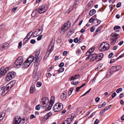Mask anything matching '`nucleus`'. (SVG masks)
<instances>
[{
	"mask_svg": "<svg viewBox=\"0 0 124 124\" xmlns=\"http://www.w3.org/2000/svg\"><path fill=\"white\" fill-rule=\"evenodd\" d=\"M94 20L95 19H94V18H93L92 17L89 19V22L90 23H91L93 22V23H94Z\"/></svg>",
	"mask_w": 124,
	"mask_h": 124,
	"instance_id": "nucleus-47",
	"label": "nucleus"
},
{
	"mask_svg": "<svg viewBox=\"0 0 124 124\" xmlns=\"http://www.w3.org/2000/svg\"><path fill=\"white\" fill-rule=\"evenodd\" d=\"M30 38H29L26 36L23 39V43H25Z\"/></svg>",
	"mask_w": 124,
	"mask_h": 124,
	"instance_id": "nucleus-37",
	"label": "nucleus"
},
{
	"mask_svg": "<svg viewBox=\"0 0 124 124\" xmlns=\"http://www.w3.org/2000/svg\"><path fill=\"white\" fill-rule=\"evenodd\" d=\"M122 88H119L116 91V92L117 93H119L121 92L122 91Z\"/></svg>",
	"mask_w": 124,
	"mask_h": 124,
	"instance_id": "nucleus-42",
	"label": "nucleus"
},
{
	"mask_svg": "<svg viewBox=\"0 0 124 124\" xmlns=\"http://www.w3.org/2000/svg\"><path fill=\"white\" fill-rule=\"evenodd\" d=\"M52 106L51 105H48V107L46 109V111H48L51 108Z\"/></svg>",
	"mask_w": 124,
	"mask_h": 124,
	"instance_id": "nucleus-34",
	"label": "nucleus"
},
{
	"mask_svg": "<svg viewBox=\"0 0 124 124\" xmlns=\"http://www.w3.org/2000/svg\"><path fill=\"white\" fill-rule=\"evenodd\" d=\"M16 83V81L15 80L12 81L9 83L6 86V88L5 90H6V91H8L9 90V88L10 87V89H11L15 85Z\"/></svg>",
	"mask_w": 124,
	"mask_h": 124,
	"instance_id": "nucleus-9",
	"label": "nucleus"
},
{
	"mask_svg": "<svg viewBox=\"0 0 124 124\" xmlns=\"http://www.w3.org/2000/svg\"><path fill=\"white\" fill-rule=\"evenodd\" d=\"M23 62V59L21 57H19L16 60L14 63V66L15 68H18L21 67Z\"/></svg>",
	"mask_w": 124,
	"mask_h": 124,
	"instance_id": "nucleus-2",
	"label": "nucleus"
},
{
	"mask_svg": "<svg viewBox=\"0 0 124 124\" xmlns=\"http://www.w3.org/2000/svg\"><path fill=\"white\" fill-rule=\"evenodd\" d=\"M67 93L65 92H63L61 94L60 98L62 100H65L67 97Z\"/></svg>",
	"mask_w": 124,
	"mask_h": 124,
	"instance_id": "nucleus-14",
	"label": "nucleus"
},
{
	"mask_svg": "<svg viewBox=\"0 0 124 124\" xmlns=\"http://www.w3.org/2000/svg\"><path fill=\"white\" fill-rule=\"evenodd\" d=\"M36 89L35 85H32L30 87V92L31 93H33L35 92Z\"/></svg>",
	"mask_w": 124,
	"mask_h": 124,
	"instance_id": "nucleus-17",
	"label": "nucleus"
},
{
	"mask_svg": "<svg viewBox=\"0 0 124 124\" xmlns=\"http://www.w3.org/2000/svg\"><path fill=\"white\" fill-rule=\"evenodd\" d=\"M4 68L3 67L1 68L0 69V76H2L5 74V73L4 70Z\"/></svg>",
	"mask_w": 124,
	"mask_h": 124,
	"instance_id": "nucleus-21",
	"label": "nucleus"
},
{
	"mask_svg": "<svg viewBox=\"0 0 124 124\" xmlns=\"http://www.w3.org/2000/svg\"><path fill=\"white\" fill-rule=\"evenodd\" d=\"M30 42L31 44H34L36 42V41L35 40L32 39L31 40Z\"/></svg>",
	"mask_w": 124,
	"mask_h": 124,
	"instance_id": "nucleus-59",
	"label": "nucleus"
},
{
	"mask_svg": "<svg viewBox=\"0 0 124 124\" xmlns=\"http://www.w3.org/2000/svg\"><path fill=\"white\" fill-rule=\"evenodd\" d=\"M42 85V83L40 82H38L36 85L37 87H40Z\"/></svg>",
	"mask_w": 124,
	"mask_h": 124,
	"instance_id": "nucleus-41",
	"label": "nucleus"
},
{
	"mask_svg": "<svg viewBox=\"0 0 124 124\" xmlns=\"http://www.w3.org/2000/svg\"><path fill=\"white\" fill-rule=\"evenodd\" d=\"M90 58H91L90 60L92 61H93L95 60H96L97 61V55L95 54H91L90 56Z\"/></svg>",
	"mask_w": 124,
	"mask_h": 124,
	"instance_id": "nucleus-15",
	"label": "nucleus"
},
{
	"mask_svg": "<svg viewBox=\"0 0 124 124\" xmlns=\"http://www.w3.org/2000/svg\"><path fill=\"white\" fill-rule=\"evenodd\" d=\"M102 64L101 63L97 67V68H97L98 69H100L102 67Z\"/></svg>",
	"mask_w": 124,
	"mask_h": 124,
	"instance_id": "nucleus-56",
	"label": "nucleus"
},
{
	"mask_svg": "<svg viewBox=\"0 0 124 124\" xmlns=\"http://www.w3.org/2000/svg\"><path fill=\"white\" fill-rule=\"evenodd\" d=\"M42 36V35H41L39 36L37 39V40L39 41L41 40Z\"/></svg>",
	"mask_w": 124,
	"mask_h": 124,
	"instance_id": "nucleus-54",
	"label": "nucleus"
},
{
	"mask_svg": "<svg viewBox=\"0 0 124 124\" xmlns=\"http://www.w3.org/2000/svg\"><path fill=\"white\" fill-rule=\"evenodd\" d=\"M50 47L51 48H50V49H49V52L50 53H51L53 51V50L54 48V47L53 45H52V46H50Z\"/></svg>",
	"mask_w": 124,
	"mask_h": 124,
	"instance_id": "nucleus-53",
	"label": "nucleus"
},
{
	"mask_svg": "<svg viewBox=\"0 0 124 124\" xmlns=\"http://www.w3.org/2000/svg\"><path fill=\"white\" fill-rule=\"evenodd\" d=\"M21 119L19 116H16L12 124H19L21 122Z\"/></svg>",
	"mask_w": 124,
	"mask_h": 124,
	"instance_id": "nucleus-11",
	"label": "nucleus"
},
{
	"mask_svg": "<svg viewBox=\"0 0 124 124\" xmlns=\"http://www.w3.org/2000/svg\"><path fill=\"white\" fill-rule=\"evenodd\" d=\"M71 26L70 22H67L65 23L62 27L61 28L62 31L64 32L65 31H67L70 28Z\"/></svg>",
	"mask_w": 124,
	"mask_h": 124,
	"instance_id": "nucleus-4",
	"label": "nucleus"
},
{
	"mask_svg": "<svg viewBox=\"0 0 124 124\" xmlns=\"http://www.w3.org/2000/svg\"><path fill=\"white\" fill-rule=\"evenodd\" d=\"M106 102H103V103L101 105H100L98 106V108H102L104 105H105L106 104Z\"/></svg>",
	"mask_w": 124,
	"mask_h": 124,
	"instance_id": "nucleus-44",
	"label": "nucleus"
},
{
	"mask_svg": "<svg viewBox=\"0 0 124 124\" xmlns=\"http://www.w3.org/2000/svg\"><path fill=\"white\" fill-rule=\"evenodd\" d=\"M113 54V53H110L108 55V57L109 58H111Z\"/></svg>",
	"mask_w": 124,
	"mask_h": 124,
	"instance_id": "nucleus-61",
	"label": "nucleus"
},
{
	"mask_svg": "<svg viewBox=\"0 0 124 124\" xmlns=\"http://www.w3.org/2000/svg\"><path fill=\"white\" fill-rule=\"evenodd\" d=\"M40 77L37 76H34L33 79L34 81H37L39 79Z\"/></svg>",
	"mask_w": 124,
	"mask_h": 124,
	"instance_id": "nucleus-33",
	"label": "nucleus"
},
{
	"mask_svg": "<svg viewBox=\"0 0 124 124\" xmlns=\"http://www.w3.org/2000/svg\"><path fill=\"white\" fill-rule=\"evenodd\" d=\"M35 76H37L40 77V75L39 71H36V72H35L34 73Z\"/></svg>",
	"mask_w": 124,
	"mask_h": 124,
	"instance_id": "nucleus-46",
	"label": "nucleus"
},
{
	"mask_svg": "<svg viewBox=\"0 0 124 124\" xmlns=\"http://www.w3.org/2000/svg\"><path fill=\"white\" fill-rule=\"evenodd\" d=\"M31 64L30 63L27 61V60H26L23 64V66L24 68H28Z\"/></svg>",
	"mask_w": 124,
	"mask_h": 124,
	"instance_id": "nucleus-18",
	"label": "nucleus"
},
{
	"mask_svg": "<svg viewBox=\"0 0 124 124\" xmlns=\"http://www.w3.org/2000/svg\"><path fill=\"white\" fill-rule=\"evenodd\" d=\"M86 84L85 83H84L79 87H78V92L79 91H80L79 89L80 88H81L82 87H83Z\"/></svg>",
	"mask_w": 124,
	"mask_h": 124,
	"instance_id": "nucleus-48",
	"label": "nucleus"
},
{
	"mask_svg": "<svg viewBox=\"0 0 124 124\" xmlns=\"http://www.w3.org/2000/svg\"><path fill=\"white\" fill-rule=\"evenodd\" d=\"M37 11L36 9H35L34 11H33L31 14V16L32 17L35 16L37 14L36 11Z\"/></svg>",
	"mask_w": 124,
	"mask_h": 124,
	"instance_id": "nucleus-29",
	"label": "nucleus"
},
{
	"mask_svg": "<svg viewBox=\"0 0 124 124\" xmlns=\"http://www.w3.org/2000/svg\"><path fill=\"white\" fill-rule=\"evenodd\" d=\"M116 42V40H115V39H113L111 38L110 40V44L111 45H114Z\"/></svg>",
	"mask_w": 124,
	"mask_h": 124,
	"instance_id": "nucleus-26",
	"label": "nucleus"
},
{
	"mask_svg": "<svg viewBox=\"0 0 124 124\" xmlns=\"http://www.w3.org/2000/svg\"><path fill=\"white\" fill-rule=\"evenodd\" d=\"M101 23V21L100 20L97 19H95L94 23L95 24V25H97L100 24Z\"/></svg>",
	"mask_w": 124,
	"mask_h": 124,
	"instance_id": "nucleus-25",
	"label": "nucleus"
},
{
	"mask_svg": "<svg viewBox=\"0 0 124 124\" xmlns=\"http://www.w3.org/2000/svg\"><path fill=\"white\" fill-rule=\"evenodd\" d=\"M111 105H110L104 108L106 109V110H107L110 109L111 108Z\"/></svg>",
	"mask_w": 124,
	"mask_h": 124,
	"instance_id": "nucleus-45",
	"label": "nucleus"
},
{
	"mask_svg": "<svg viewBox=\"0 0 124 124\" xmlns=\"http://www.w3.org/2000/svg\"><path fill=\"white\" fill-rule=\"evenodd\" d=\"M16 75L15 73L14 72H9L6 77L5 80L8 81L14 78Z\"/></svg>",
	"mask_w": 124,
	"mask_h": 124,
	"instance_id": "nucleus-7",
	"label": "nucleus"
},
{
	"mask_svg": "<svg viewBox=\"0 0 124 124\" xmlns=\"http://www.w3.org/2000/svg\"><path fill=\"white\" fill-rule=\"evenodd\" d=\"M93 4V3H92V2H90L88 4V6H90L92 5Z\"/></svg>",
	"mask_w": 124,
	"mask_h": 124,
	"instance_id": "nucleus-62",
	"label": "nucleus"
},
{
	"mask_svg": "<svg viewBox=\"0 0 124 124\" xmlns=\"http://www.w3.org/2000/svg\"><path fill=\"white\" fill-rule=\"evenodd\" d=\"M33 32L32 31H30L27 35V36L28 37V38H30L31 37V36L32 35L33 33Z\"/></svg>",
	"mask_w": 124,
	"mask_h": 124,
	"instance_id": "nucleus-31",
	"label": "nucleus"
},
{
	"mask_svg": "<svg viewBox=\"0 0 124 124\" xmlns=\"http://www.w3.org/2000/svg\"><path fill=\"white\" fill-rule=\"evenodd\" d=\"M62 107L63 105L62 104L57 103L54 106L53 110L56 112L59 111L62 109Z\"/></svg>",
	"mask_w": 124,
	"mask_h": 124,
	"instance_id": "nucleus-5",
	"label": "nucleus"
},
{
	"mask_svg": "<svg viewBox=\"0 0 124 124\" xmlns=\"http://www.w3.org/2000/svg\"><path fill=\"white\" fill-rule=\"evenodd\" d=\"M64 63L63 62H61L59 64V66L60 67H62L64 66Z\"/></svg>",
	"mask_w": 124,
	"mask_h": 124,
	"instance_id": "nucleus-52",
	"label": "nucleus"
},
{
	"mask_svg": "<svg viewBox=\"0 0 124 124\" xmlns=\"http://www.w3.org/2000/svg\"><path fill=\"white\" fill-rule=\"evenodd\" d=\"M41 107V105L39 104L36 105L35 107V109L37 110H39L40 109Z\"/></svg>",
	"mask_w": 124,
	"mask_h": 124,
	"instance_id": "nucleus-36",
	"label": "nucleus"
},
{
	"mask_svg": "<svg viewBox=\"0 0 124 124\" xmlns=\"http://www.w3.org/2000/svg\"><path fill=\"white\" fill-rule=\"evenodd\" d=\"M112 38L116 40L119 37L118 34L115 33H113L111 35Z\"/></svg>",
	"mask_w": 124,
	"mask_h": 124,
	"instance_id": "nucleus-16",
	"label": "nucleus"
},
{
	"mask_svg": "<svg viewBox=\"0 0 124 124\" xmlns=\"http://www.w3.org/2000/svg\"><path fill=\"white\" fill-rule=\"evenodd\" d=\"M103 54L102 53H100L99 54L97 55V58H98L97 59V61H98L100 60L103 56Z\"/></svg>",
	"mask_w": 124,
	"mask_h": 124,
	"instance_id": "nucleus-20",
	"label": "nucleus"
},
{
	"mask_svg": "<svg viewBox=\"0 0 124 124\" xmlns=\"http://www.w3.org/2000/svg\"><path fill=\"white\" fill-rule=\"evenodd\" d=\"M35 116L33 114H31L30 116V118L31 119H32L33 118H35Z\"/></svg>",
	"mask_w": 124,
	"mask_h": 124,
	"instance_id": "nucleus-63",
	"label": "nucleus"
},
{
	"mask_svg": "<svg viewBox=\"0 0 124 124\" xmlns=\"http://www.w3.org/2000/svg\"><path fill=\"white\" fill-rule=\"evenodd\" d=\"M91 54L90 53H89L88 52L86 53L85 55L86 56H88L87 57L86 59V60H87L89 59L90 58V56H91Z\"/></svg>",
	"mask_w": 124,
	"mask_h": 124,
	"instance_id": "nucleus-28",
	"label": "nucleus"
},
{
	"mask_svg": "<svg viewBox=\"0 0 124 124\" xmlns=\"http://www.w3.org/2000/svg\"><path fill=\"white\" fill-rule=\"evenodd\" d=\"M74 115L73 114H71L69 115L66 120L63 122V124H70L72 120L74 117Z\"/></svg>",
	"mask_w": 124,
	"mask_h": 124,
	"instance_id": "nucleus-6",
	"label": "nucleus"
},
{
	"mask_svg": "<svg viewBox=\"0 0 124 124\" xmlns=\"http://www.w3.org/2000/svg\"><path fill=\"white\" fill-rule=\"evenodd\" d=\"M116 66H113L111 68V70L113 72L116 71Z\"/></svg>",
	"mask_w": 124,
	"mask_h": 124,
	"instance_id": "nucleus-32",
	"label": "nucleus"
},
{
	"mask_svg": "<svg viewBox=\"0 0 124 124\" xmlns=\"http://www.w3.org/2000/svg\"><path fill=\"white\" fill-rule=\"evenodd\" d=\"M67 53L68 52L67 51H65L63 52V55L64 56H65L67 54Z\"/></svg>",
	"mask_w": 124,
	"mask_h": 124,
	"instance_id": "nucleus-64",
	"label": "nucleus"
},
{
	"mask_svg": "<svg viewBox=\"0 0 124 124\" xmlns=\"http://www.w3.org/2000/svg\"><path fill=\"white\" fill-rule=\"evenodd\" d=\"M64 68L63 67H61L59 70L58 72L59 73H61L64 71Z\"/></svg>",
	"mask_w": 124,
	"mask_h": 124,
	"instance_id": "nucleus-38",
	"label": "nucleus"
},
{
	"mask_svg": "<svg viewBox=\"0 0 124 124\" xmlns=\"http://www.w3.org/2000/svg\"><path fill=\"white\" fill-rule=\"evenodd\" d=\"M54 101V97L53 96L51 97V98L50 100V103L49 105H51L52 106Z\"/></svg>",
	"mask_w": 124,
	"mask_h": 124,
	"instance_id": "nucleus-23",
	"label": "nucleus"
},
{
	"mask_svg": "<svg viewBox=\"0 0 124 124\" xmlns=\"http://www.w3.org/2000/svg\"><path fill=\"white\" fill-rule=\"evenodd\" d=\"M73 90V88H71L68 91V94L69 96L71 94Z\"/></svg>",
	"mask_w": 124,
	"mask_h": 124,
	"instance_id": "nucleus-40",
	"label": "nucleus"
},
{
	"mask_svg": "<svg viewBox=\"0 0 124 124\" xmlns=\"http://www.w3.org/2000/svg\"><path fill=\"white\" fill-rule=\"evenodd\" d=\"M39 53L40 52L39 51L36 52V56H35V57H38L39 55Z\"/></svg>",
	"mask_w": 124,
	"mask_h": 124,
	"instance_id": "nucleus-58",
	"label": "nucleus"
},
{
	"mask_svg": "<svg viewBox=\"0 0 124 124\" xmlns=\"http://www.w3.org/2000/svg\"><path fill=\"white\" fill-rule=\"evenodd\" d=\"M120 27L118 26H115L114 27V30H115L117 29H120Z\"/></svg>",
	"mask_w": 124,
	"mask_h": 124,
	"instance_id": "nucleus-49",
	"label": "nucleus"
},
{
	"mask_svg": "<svg viewBox=\"0 0 124 124\" xmlns=\"http://www.w3.org/2000/svg\"><path fill=\"white\" fill-rule=\"evenodd\" d=\"M116 93H115V92H114L112 94V96L113 98H114L115 97L116 95Z\"/></svg>",
	"mask_w": 124,
	"mask_h": 124,
	"instance_id": "nucleus-60",
	"label": "nucleus"
},
{
	"mask_svg": "<svg viewBox=\"0 0 124 124\" xmlns=\"http://www.w3.org/2000/svg\"><path fill=\"white\" fill-rule=\"evenodd\" d=\"M110 48L109 45L106 42H103L99 48V50L101 51H105L108 50Z\"/></svg>",
	"mask_w": 124,
	"mask_h": 124,
	"instance_id": "nucleus-1",
	"label": "nucleus"
},
{
	"mask_svg": "<svg viewBox=\"0 0 124 124\" xmlns=\"http://www.w3.org/2000/svg\"><path fill=\"white\" fill-rule=\"evenodd\" d=\"M101 27H99L97 29L96 31L94 32V36H95L98 34H99L100 33V31H101Z\"/></svg>",
	"mask_w": 124,
	"mask_h": 124,
	"instance_id": "nucleus-22",
	"label": "nucleus"
},
{
	"mask_svg": "<svg viewBox=\"0 0 124 124\" xmlns=\"http://www.w3.org/2000/svg\"><path fill=\"white\" fill-rule=\"evenodd\" d=\"M96 12V11L95 10L93 9L90 11L89 12V15L90 16H92Z\"/></svg>",
	"mask_w": 124,
	"mask_h": 124,
	"instance_id": "nucleus-24",
	"label": "nucleus"
},
{
	"mask_svg": "<svg viewBox=\"0 0 124 124\" xmlns=\"http://www.w3.org/2000/svg\"><path fill=\"white\" fill-rule=\"evenodd\" d=\"M50 53H48V52H47L46 53L45 56L44 58V60H45L46 58L50 54Z\"/></svg>",
	"mask_w": 124,
	"mask_h": 124,
	"instance_id": "nucleus-39",
	"label": "nucleus"
},
{
	"mask_svg": "<svg viewBox=\"0 0 124 124\" xmlns=\"http://www.w3.org/2000/svg\"><path fill=\"white\" fill-rule=\"evenodd\" d=\"M105 111H106V109L104 108L100 112V115L101 116H102L103 114L105 112Z\"/></svg>",
	"mask_w": 124,
	"mask_h": 124,
	"instance_id": "nucleus-43",
	"label": "nucleus"
},
{
	"mask_svg": "<svg viewBox=\"0 0 124 124\" xmlns=\"http://www.w3.org/2000/svg\"><path fill=\"white\" fill-rule=\"evenodd\" d=\"M8 92V91H6V90H3L2 92L1 95H2L3 96L6 93Z\"/></svg>",
	"mask_w": 124,
	"mask_h": 124,
	"instance_id": "nucleus-50",
	"label": "nucleus"
},
{
	"mask_svg": "<svg viewBox=\"0 0 124 124\" xmlns=\"http://www.w3.org/2000/svg\"><path fill=\"white\" fill-rule=\"evenodd\" d=\"M49 102L48 99L47 98H43L41 100V104L42 107H46Z\"/></svg>",
	"mask_w": 124,
	"mask_h": 124,
	"instance_id": "nucleus-8",
	"label": "nucleus"
},
{
	"mask_svg": "<svg viewBox=\"0 0 124 124\" xmlns=\"http://www.w3.org/2000/svg\"><path fill=\"white\" fill-rule=\"evenodd\" d=\"M9 44L7 43H4L0 45V50H3L6 49L8 46Z\"/></svg>",
	"mask_w": 124,
	"mask_h": 124,
	"instance_id": "nucleus-12",
	"label": "nucleus"
},
{
	"mask_svg": "<svg viewBox=\"0 0 124 124\" xmlns=\"http://www.w3.org/2000/svg\"><path fill=\"white\" fill-rule=\"evenodd\" d=\"M51 74L50 73H48L46 74V76L47 78H49L51 76Z\"/></svg>",
	"mask_w": 124,
	"mask_h": 124,
	"instance_id": "nucleus-57",
	"label": "nucleus"
},
{
	"mask_svg": "<svg viewBox=\"0 0 124 124\" xmlns=\"http://www.w3.org/2000/svg\"><path fill=\"white\" fill-rule=\"evenodd\" d=\"M26 60H27V61L31 64L34 61V57L33 56L31 55Z\"/></svg>",
	"mask_w": 124,
	"mask_h": 124,
	"instance_id": "nucleus-19",
	"label": "nucleus"
},
{
	"mask_svg": "<svg viewBox=\"0 0 124 124\" xmlns=\"http://www.w3.org/2000/svg\"><path fill=\"white\" fill-rule=\"evenodd\" d=\"M48 9L47 6L43 5L39 7L38 9L37 10V12L39 14H42L46 12Z\"/></svg>",
	"mask_w": 124,
	"mask_h": 124,
	"instance_id": "nucleus-3",
	"label": "nucleus"
},
{
	"mask_svg": "<svg viewBox=\"0 0 124 124\" xmlns=\"http://www.w3.org/2000/svg\"><path fill=\"white\" fill-rule=\"evenodd\" d=\"M35 61L37 63H39L41 60L42 57L41 56H39V57H35Z\"/></svg>",
	"mask_w": 124,
	"mask_h": 124,
	"instance_id": "nucleus-27",
	"label": "nucleus"
},
{
	"mask_svg": "<svg viewBox=\"0 0 124 124\" xmlns=\"http://www.w3.org/2000/svg\"><path fill=\"white\" fill-rule=\"evenodd\" d=\"M52 113L51 112L47 113L43 117V118L42 119V121H46L48 119L50 116L52 115Z\"/></svg>",
	"mask_w": 124,
	"mask_h": 124,
	"instance_id": "nucleus-13",
	"label": "nucleus"
},
{
	"mask_svg": "<svg viewBox=\"0 0 124 124\" xmlns=\"http://www.w3.org/2000/svg\"><path fill=\"white\" fill-rule=\"evenodd\" d=\"M116 71L120 70L121 68V67L120 66H116Z\"/></svg>",
	"mask_w": 124,
	"mask_h": 124,
	"instance_id": "nucleus-35",
	"label": "nucleus"
},
{
	"mask_svg": "<svg viewBox=\"0 0 124 124\" xmlns=\"http://www.w3.org/2000/svg\"><path fill=\"white\" fill-rule=\"evenodd\" d=\"M121 5V3L120 2L118 3L116 5V6L117 8H119L120 7Z\"/></svg>",
	"mask_w": 124,
	"mask_h": 124,
	"instance_id": "nucleus-55",
	"label": "nucleus"
},
{
	"mask_svg": "<svg viewBox=\"0 0 124 124\" xmlns=\"http://www.w3.org/2000/svg\"><path fill=\"white\" fill-rule=\"evenodd\" d=\"M5 114L4 112H2L0 113V119H1V120L2 119Z\"/></svg>",
	"mask_w": 124,
	"mask_h": 124,
	"instance_id": "nucleus-30",
	"label": "nucleus"
},
{
	"mask_svg": "<svg viewBox=\"0 0 124 124\" xmlns=\"http://www.w3.org/2000/svg\"><path fill=\"white\" fill-rule=\"evenodd\" d=\"M22 41H21L19 42V43L18 46V48L19 49L22 46Z\"/></svg>",
	"mask_w": 124,
	"mask_h": 124,
	"instance_id": "nucleus-51",
	"label": "nucleus"
},
{
	"mask_svg": "<svg viewBox=\"0 0 124 124\" xmlns=\"http://www.w3.org/2000/svg\"><path fill=\"white\" fill-rule=\"evenodd\" d=\"M78 75H76L75 76H73L71 77L70 78H69V80L70 81L73 80V81H72L71 82V84L74 85H76L77 84H78V81H76L75 82H74V81L76 80L78 78Z\"/></svg>",
	"mask_w": 124,
	"mask_h": 124,
	"instance_id": "nucleus-10",
	"label": "nucleus"
}]
</instances>
